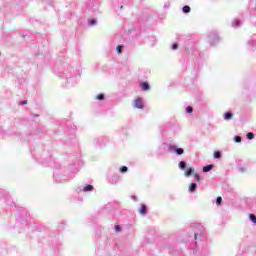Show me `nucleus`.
Here are the masks:
<instances>
[{"mask_svg":"<svg viewBox=\"0 0 256 256\" xmlns=\"http://www.w3.org/2000/svg\"><path fill=\"white\" fill-rule=\"evenodd\" d=\"M134 107L137 109H143V100L141 98H137L134 102Z\"/></svg>","mask_w":256,"mask_h":256,"instance_id":"obj_1","label":"nucleus"},{"mask_svg":"<svg viewBox=\"0 0 256 256\" xmlns=\"http://www.w3.org/2000/svg\"><path fill=\"white\" fill-rule=\"evenodd\" d=\"M139 213H140L141 215H146V214H147V206H146L145 204H142V205H141V208H140V210H139Z\"/></svg>","mask_w":256,"mask_h":256,"instance_id":"obj_2","label":"nucleus"},{"mask_svg":"<svg viewBox=\"0 0 256 256\" xmlns=\"http://www.w3.org/2000/svg\"><path fill=\"white\" fill-rule=\"evenodd\" d=\"M142 91H149L150 87H149V84L147 82H143L141 85H140Z\"/></svg>","mask_w":256,"mask_h":256,"instance_id":"obj_3","label":"nucleus"},{"mask_svg":"<svg viewBox=\"0 0 256 256\" xmlns=\"http://www.w3.org/2000/svg\"><path fill=\"white\" fill-rule=\"evenodd\" d=\"M224 119H225L226 121H229L230 119H233V113H231V112H226V113L224 114Z\"/></svg>","mask_w":256,"mask_h":256,"instance_id":"obj_4","label":"nucleus"},{"mask_svg":"<svg viewBox=\"0 0 256 256\" xmlns=\"http://www.w3.org/2000/svg\"><path fill=\"white\" fill-rule=\"evenodd\" d=\"M211 169H213V165H207L203 167V172L204 173H209V171H211Z\"/></svg>","mask_w":256,"mask_h":256,"instance_id":"obj_5","label":"nucleus"},{"mask_svg":"<svg viewBox=\"0 0 256 256\" xmlns=\"http://www.w3.org/2000/svg\"><path fill=\"white\" fill-rule=\"evenodd\" d=\"M193 173H195V169L189 168V169L185 172V175H186V177H189L190 175H193Z\"/></svg>","mask_w":256,"mask_h":256,"instance_id":"obj_6","label":"nucleus"},{"mask_svg":"<svg viewBox=\"0 0 256 256\" xmlns=\"http://www.w3.org/2000/svg\"><path fill=\"white\" fill-rule=\"evenodd\" d=\"M196 189H197V184L191 183L189 186V191H191V193H193V191H195Z\"/></svg>","mask_w":256,"mask_h":256,"instance_id":"obj_7","label":"nucleus"},{"mask_svg":"<svg viewBox=\"0 0 256 256\" xmlns=\"http://www.w3.org/2000/svg\"><path fill=\"white\" fill-rule=\"evenodd\" d=\"M249 219L252 221V223H254L256 225V216H255V214H250Z\"/></svg>","mask_w":256,"mask_h":256,"instance_id":"obj_8","label":"nucleus"},{"mask_svg":"<svg viewBox=\"0 0 256 256\" xmlns=\"http://www.w3.org/2000/svg\"><path fill=\"white\" fill-rule=\"evenodd\" d=\"M183 13H191V7H189V6H184V7H183Z\"/></svg>","mask_w":256,"mask_h":256,"instance_id":"obj_9","label":"nucleus"},{"mask_svg":"<svg viewBox=\"0 0 256 256\" xmlns=\"http://www.w3.org/2000/svg\"><path fill=\"white\" fill-rule=\"evenodd\" d=\"M84 191L87 192V191H93V185H86L84 187Z\"/></svg>","mask_w":256,"mask_h":256,"instance_id":"obj_10","label":"nucleus"},{"mask_svg":"<svg viewBox=\"0 0 256 256\" xmlns=\"http://www.w3.org/2000/svg\"><path fill=\"white\" fill-rule=\"evenodd\" d=\"M214 158H215V159H221V152L215 151V152H214Z\"/></svg>","mask_w":256,"mask_h":256,"instance_id":"obj_11","label":"nucleus"},{"mask_svg":"<svg viewBox=\"0 0 256 256\" xmlns=\"http://www.w3.org/2000/svg\"><path fill=\"white\" fill-rule=\"evenodd\" d=\"M96 99H97L98 101H103V99H105V95H104V94H98L97 97H96Z\"/></svg>","mask_w":256,"mask_h":256,"instance_id":"obj_12","label":"nucleus"},{"mask_svg":"<svg viewBox=\"0 0 256 256\" xmlns=\"http://www.w3.org/2000/svg\"><path fill=\"white\" fill-rule=\"evenodd\" d=\"M127 171H129V168H127V166H122V167L120 168V172H121V173H127Z\"/></svg>","mask_w":256,"mask_h":256,"instance_id":"obj_13","label":"nucleus"},{"mask_svg":"<svg viewBox=\"0 0 256 256\" xmlns=\"http://www.w3.org/2000/svg\"><path fill=\"white\" fill-rule=\"evenodd\" d=\"M116 51H117V53H123V46L122 45H118L116 47Z\"/></svg>","mask_w":256,"mask_h":256,"instance_id":"obj_14","label":"nucleus"},{"mask_svg":"<svg viewBox=\"0 0 256 256\" xmlns=\"http://www.w3.org/2000/svg\"><path fill=\"white\" fill-rule=\"evenodd\" d=\"M247 139H255V134H253V132H250L247 134Z\"/></svg>","mask_w":256,"mask_h":256,"instance_id":"obj_15","label":"nucleus"},{"mask_svg":"<svg viewBox=\"0 0 256 256\" xmlns=\"http://www.w3.org/2000/svg\"><path fill=\"white\" fill-rule=\"evenodd\" d=\"M176 153H177V155H183V153H184L183 148H177Z\"/></svg>","mask_w":256,"mask_h":256,"instance_id":"obj_16","label":"nucleus"},{"mask_svg":"<svg viewBox=\"0 0 256 256\" xmlns=\"http://www.w3.org/2000/svg\"><path fill=\"white\" fill-rule=\"evenodd\" d=\"M179 167H180V169H185V167H187V164L184 161H181L179 163Z\"/></svg>","mask_w":256,"mask_h":256,"instance_id":"obj_17","label":"nucleus"},{"mask_svg":"<svg viewBox=\"0 0 256 256\" xmlns=\"http://www.w3.org/2000/svg\"><path fill=\"white\" fill-rule=\"evenodd\" d=\"M234 141L236 143H241V136H235Z\"/></svg>","mask_w":256,"mask_h":256,"instance_id":"obj_18","label":"nucleus"},{"mask_svg":"<svg viewBox=\"0 0 256 256\" xmlns=\"http://www.w3.org/2000/svg\"><path fill=\"white\" fill-rule=\"evenodd\" d=\"M222 201H223V198H221V196L217 197L216 205H219Z\"/></svg>","mask_w":256,"mask_h":256,"instance_id":"obj_19","label":"nucleus"},{"mask_svg":"<svg viewBox=\"0 0 256 256\" xmlns=\"http://www.w3.org/2000/svg\"><path fill=\"white\" fill-rule=\"evenodd\" d=\"M186 112H187V113H193V107L188 106V107L186 108Z\"/></svg>","mask_w":256,"mask_h":256,"instance_id":"obj_20","label":"nucleus"},{"mask_svg":"<svg viewBox=\"0 0 256 256\" xmlns=\"http://www.w3.org/2000/svg\"><path fill=\"white\" fill-rule=\"evenodd\" d=\"M90 25H97V20L96 19H91L89 21Z\"/></svg>","mask_w":256,"mask_h":256,"instance_id":"obj_21","label":"nucleus"},{"mask_svg":"<svg viewBox=\"0 0 256 256\" xmlns=\"http://www.w3.org/2000/svg\"><path fill=\"white\" fill-rule=\"evenodd\" d=\"M194 179L196 181H201V176H199V174H194Z\"/></svg>","mask_w":256,"mask_h":256,"instance_id":"obj_22","label":"nucleus"},{"mask_svg":"<svg viewBox=\"0 0 256 256\" xmlns=\"http://www.w3.org/2000/svg\"><path fill=\"white\" fill-rule=\"evenodd\" d=\"M115 231H116V233H119V231H121V226L116 225L115 226Z\"/></svg>","mask_w":256,"mask_h":256,"instance_id":"obj_23","label":"nucleus"},{"mask_svg":"<svg viewBox=\"0 0 256 256\" xmlns=\"http://www.w3.org/2000/svg\"><path fill=\"white\" fill-rule=\"evenodd\" d=\"M172 49H174V50H175V49H178L177 44H173V45H172Z\"/></svg>","mask_w":256,"mask_h":256,"instance_id":"obj_24","label":"nucleus"},{"mask_svg":"<svg viewBox=\"0 0 256 256\" xmlns=\"http://www.w3.org/2000/svg\"><path fill=\"white\" fill-rule=\"evenodd\" d=\"M21 105H27V100L22 101Z\"/></svg>","mask_w":256,"mask_h":256,"instance_id":"obj_25","label":"nucleus"},{"mask_svg":"<svg viewBox=\"0 0 256 256\" xmlns=\"http://www.w3.org/2000/svg\"><path fill=\"white\" fill-rule=\"evenodd\" d=\"M194 238L197 239V233L194 234Z\"/></svg>","mask_w":256,"mask_h":256,"instance_id":"obj_26","label":"nucleus"}]
</instances>
